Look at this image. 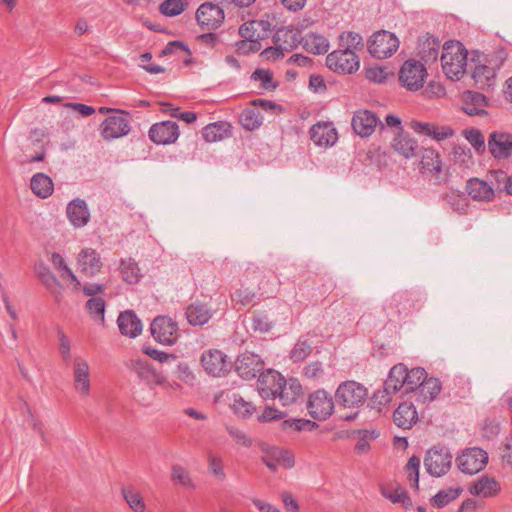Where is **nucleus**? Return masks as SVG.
I'll list each match as a JSON object with an SVG mask.
<instances>
[{
	"label": "nucleus",
	"instance_id": "obj_14",
	"mask_svg": "<svg viewBox=\"0 0 512 512\" xmlns=\"http://www.w3.org/2000/svg\"><path fill=\"white\" fill-rule=\"evenodd\" d=\"M409 127L414 133L431 138L437 142L450 139L455 135V131L451 126L439 125L433 122L414 119L410 121Z\"/></svg>",
	"mask_w": 512,
	"mask_h": 512
},
{
	"label": "nucleus",
	"instance_id": "obj_30",
	"mask_svg": "<svg viewBox=\"0 0 512 512\" xmlns=\"http://www.w3.org/2000/svg\"><path fill=\"white\" fill-rule=\"evenodd\" d=\"M377 122L378 119L374 113L368 110H359L352 118V127L358 135L367 137L373 133Z\"/></svg>",
	"mask_w": 512,
	"mask_h": 512
},
{
	"label": "nucleus",
	"instance_id": "obj_5",
	"mask_svg": "<svg viewBox=\"0 0 512 512\" xmlns=\"http://www.w3.org/2000/svg\"><path fill=\"white\" fill-rule=\"evenodd\" d=\"M327 68L337 74L350 75L360 68V58L350 49H336L325 59Z\"/></svg>",
	"mask_w": 512,
	"mask_h": 512
},
{
	"label": "nucleus",
	"instance_id": "obj_29",
	"mask_svg": "<svg viewBox=\"0 0 512 512\" xmlns=\"http://www.w3.org/2000/svg\"><path fill=\"white\" fill-rule=\"evenodd\" d=\"M488 101L483 94L473 91H466L462 94V109L470 116L486 115Z\"/></svg>",
	"mask_w": 512,
	"mask_h": 512
},
{
	"label": "nucleus",
	"instance_id": "obj_13",
	"mask_svg": "<svg viewBox=\"0 0 512 512\" xmlns=\"http://www.w3.org/2000/svg\"><path fill=\"white\" fill-rule=\"evenodd\" d=\"M151 334L153 338L163 345H173L179 337L177 324L169 317H156L151 323Z\"/></svg>",
	"mask_w": 512,
	"mask_h": 512
},
{
	"label": "nucleus",
	"instance_id": "obj_61",
	"mask_svg": "<svg viewBox=\"0 0 512 512\" xmlns=\"http://www.w3.org/2000/svg\"><path fill=\"white\" fill-rule=\"evenodd\" d=\"M208 468L210 473L218 480H224L226 473L224 471L222 458L216 454L209 453L208 455Z\"/></svg>",
	"mask_w": 512,
	"mask_h": 512
},
{
	"label": "nucleus",
	"instance_id": "obj_15",
	"mask_svg": "<svg viewBox=\"0 0 512 512\" xmlns=\"http://www.w3.org/2000/svg\"><path fill=\"white\" fill-rule=\"evenodd\" d=\"M262 461L272 471L279 467L286 469L292 468L295 464L294 455L280 447L261 445Z\"/></svg>",
	"mask_w": 512,
	"mask_h": 512
},
{
	"label": "nucleus",
	"instance_id": "obj_23",
	"mask_svg": "<svg viewBox=\"0 0 512 512\" xmlns=\"http://www.w3.org/2000/svg\"><path fill=\"white\" fill-rule=\"evenodd\" d=\"M129 131V121L121 114L107 117L100 125V134L106 140L123 137Z\"/></svg>",
	"mask_w": 512,
	"mask_h": 512
},
{
	"label": "nucleus",
	"instance_id": "obj_22",
	"mask_svg": "<svg viewBox=\"0 0 512 512\" xmlns=\"http://www.w3.org/2000/svg\"><path fill=\"white\" fill-rule=\"evenodd\" d=\"M284 377L277 371L269 369L260 374L257 389L264 399H275L281 388Z\"/></svg>",
	"mask_w": 512,
	"mask_h": 512
},
{
	"label": "nucleus",
	"instance_id": "obj_55",
	"mask_svg": "<svg viewBox=\"0 0 512 512\" xmlns=\"http://www.w3.org/2000/svg\"><path fill=\"white\" fill-rule=\"evenodd\" d=\"M283 431H312L317 428V424L308 419H288L281 423Z\"/></svg>",
	"mask_w": 512,
	"mask_h": 512
},
{
	"label": "nucleus",
	"instance_id": "obj_45",
	"mask_svg": "<svg viewBox=\"0 0 512 512\" xmlns=\"http://www.w3.org/2000/svg\"><path fill=\"white\" fill-rule=\"evenodd\" d=\"M382 495L395 504H401L405 509L412 507V501L406 491L399 486L381 488Z\"/></svg>",
	"mask_w": 512,
	"mask_h": 512
},
{
	"label": "nucleus",
	"instance_id": "obj_53",
	"mask_svg": "<svg viewBox=\"0 0 512 512\" xmlns=\"http://www.w3.org/2000/svg\"><path fill=\"white\" fill-rule=\"evenodd\" d=\"M128 367L137 374V376L143 380L147 381L153 371L155 370L151 364L143 358H133L129 361Z\"/></svg>",
	"mask_w": 512,
	"mask_h": 512
},
{
	"label": "nucleus",
	"instance_id": "obj_54",
	"mask_svg": "<svg viewBox=\"0 0 512 512\" xmlns=\"http://www.w3.org/2000/svg\"><path fill=\"white\" fill-rule=\"evenodd\" d=\"M187 0H165L159 6V11L168 17H174L186 10Z\"/></svg>",
	"mask_w": 512,
	"mask_h": 512
},
{
	"label": "nucleus",
	"instance_id": "obj_41",
	"mask_svg": "<svg viewBox=\"0 0 512 512\" xmlns=\"http://www.w3.org/2000/svg\"><path fill=\"white\" fill-rule=\"evenodd\" d=\"M30 188L32 192L40 198L49 197L54 190L51 178L44 173H37L32 177Z\"/></svg>",
	"mask_w": 512,
	"mask_h": 512
},
{
	"label": "nucleus",
	"instance_id": "obj_21",
	"mask_svg": "<svg viewBox=\"0 0 512 512\" xmlns=\"http://www.w3.org/2000/svg\"><path fill=\"white\" fill-rule=\"evenodd\" d=\"M76 263L80 271L90 277L99 274L103 267L100 253L90 247H85L80 250L76 257Z\"/></svg>",
	"mask_w": 512,
	"mask_h": 512
},
{
	"label": "nucleus",
	"instance_id": "obj_49",
	"mask_svg": "<svg viewBox=\"0 0 512 512\" xmlns=\"http://www.w3.org/2000/svg\"><path fill=\"white\" fill-rule=\"evenodd\" d=\"M122 279L129 284L137 283L141 278L140 268L132 259H124L120 264Z\"/></svg>",
	"mask_w": 512,
	"mask_h": 512
},
{
	"label": "nucleus",
	"instance_id": "obj_58",
	"mask_svg": "<svg viewBox=\"0 0 512 512\" xmlns=\"http://www.w3.org/2000/svg\"><path fill=\"white\" fill-rule=\"evenodd\" d=\"M364 73L367 80L377 84L385 83L389 77L387 69L377 64L367 67Z\"/></svg>",
	"mask_w": 512,
	"mask_h": 512
},
{
	"label": "nucleus",
	"instance_id": "obj_64",
	"mask_svg": "<svg viewBox=\"0 0 512 512\" xmlns=\"http://www.w3.org/2000/svg\"><path fill=\"white\" fill-rule=\"evenodd\" d=\"M254 297H255L254 292H252L248 288H239L233 294L232 300L236 304H240L242 306H247L252 303Z\"/></svg>",
	"mask_w": 512,
	"mask_h": 512
},
{
	"label": "nucleus",
	"instance_id": "obj_7",
	"mask_svg": "<svg viewBox=\"0 0 512 512\" xmlns=\"http://www.w3.org/2000/svg\"><path fill=\"white\" fill-rule=\"evenodd\" d=\"M399 81L406 90L418 91L428 76L424 64L415 59L406 60L399 70Z\"/></svg>",
	"mask_w": 512,
	"mask_h": 512
},
{
	"label": "nucleus",
	"instance_id": "obj_42",
	"mask_svg": "<svg viewBox=\"0 0 512 512\" xmlns=\"http://www.w3.org/2000/svg\"><path fill=\"white\" fill-rule=\"evenodd\" d=\"M186 317L192 325H204L211 318V311L205 304L194 303L187 308Z\"/></svg>",
	"mask_w": 512,
	"mask_h": 512
},
{
	"label": "nucleus",
	"instance_id": "obj_24",
	"mask_svg": "<svg viewBox=\"0 0 512 512\" xmlns=\"http://www.w3.org/2000/svg\"><path fill=\"white\" fill-rule=\"evenodd\" d=\"M310 24L309 20H303L299 26H288L279 29L275 34V44L280 46L286 52L301 44L300 32L307 28Z\"/></svg>",
	"mask_w": 512,
	"mask_h": 512
},
{
	"label": "nucleus",
	"instance_id": "obj_38",
	"mask_svg": "<svg viewBox=\"0 0 512 512\" xmlns=\"http://www.w3.org/2000/svg\"><path fill=\"white\" fill-rule=\"evenodd\" d=\"M417 419L418 415L413 403H401L393 414L394 423L404 429L411 428Z\"/></svg>",
	"mask_w": 512,
	"mask_h": 512
},
{
	"label": "nucleus",
	"instance_id": "obj_56",
	"mask_svg": "<svg viewBox=\"0 0 512 512\" xmlns=\"http://www.w3.org/2000/svg\"><path fill=\"white\" fill-rule=\"evenodd\" d=\"M17 410L27 424H29L34 429L38 428L39 421L37 419L35 411L26 400L20 399L18 401Z\"/></svg>",
	"mask_w": 512,
	"mask_h": 512
},
{
	"label": "nucleus",
	"instance_id": "obj_10",
	"mask_svg": "<svg viewBox=\"0 0 512 512\" xmlns=\"http://www.w3.org/2000/svg\"><path fill=\"white\" fill-rule=\"evenodd\" d=\"M200 363L204 371L213 377L226 376L231 370V361L221 350L209 349L203 352Z\"/></svg>",
	"mask_w": 512,
	"mask_h": 512
},
{
	"label": "nucleus",
	"instance_id": "obj_46",
	"mask_svg": "<svg viewBox=\"0 0 512 512\" xmlns=\"http://www.w3.org/2000/svg\"><path fill=\"white\" fill-rule=\"evenodd\" d=\"M170 479L176 485L189 489L195 488V483L190 472L180 464H174L171 466Z\"/></svg>",
	"mask_w": 512,
	"mask_h": 512
},
{
	"label": "nucleus",
	"instance_id": "obj_8",
	"mask_svg": "<svg viewBox=\"0 0 512 512\" xmlns=\"http://www.w3.org/2000/svg\"><path fill=\"white\" fill-rule=\"evenodd\" d=\"M73 389L81 398H88L91 394V367L89 361L83 356H75L72 364Z\"/></svg>",
	"mask_w": 512,
	"mask_h": 512
},
{
	"label": "nucleus",
	"instance_id": "obj_33",
	"mask_svg": "<svg viewBox=\"0 0 512 512\" xmlns=\"http://www.w3.org/2000/svg\"><path fill=\"white\" fill-rule=\"evenodd\" d=\"M270 23L266 20H253L244 23L239 28V34L244 39L258 41L265 38L270 31Z\"/></svg>",
	"mask_w": 512,
	"mask_h": 512
},
{
	"label": "nucleus",
	"instance_id": "obj_20",
	"mask_svg": "<svg viewBox=\"0 0 512 512\" xmlns=\"http://www.w3.org/2000/svg\"><path fill=\"white\" fill-rule=\"evenodd\" d=\"M264 368V362L261 358L252 353V352H244L238 356L235 362V370L238 375L245 379L251 380L256 377V375L262 371Z\"/></svg>",
	"mask_w": 512,
	"mask_h": 512
},
{
	"label": "nucleus",
	"instance_id": "obj_6",
	"mask_svg": "<svg viewBox=\"0 0 512 512\" xmlns=\"http://www.w3.org/2000/svg\"><path fill=\"white\" fill-rule=\"evenodd\" d=\"M471 77L475 86L480 89L493 87L496 82V67L483 55L470 54Z\"/></svg>",
	"mask_w": 512,
	"mask_h": 512
},
{
	"label": "nucleus",
	"instance_id": "obj_16",
	"mask_svg": "<svg viewBox=\"0 0 512 512\" xmlns=\"http://www.w3.org/2000/svg\"><path fill=\"white\" fill-rule=\"evenodd\" d=\"M258 106H261L264 110L276 108V104L273 102L265 101L263 99H255L251 102V105L245 108L240 117L239 121L245 130L253 131L258 129L263 122V116L260 113Z\"/></svg>",
	"mask_w": 512,
	"mask_h": 512
},
{
	"label": "nucleus",
	"instance_id": "obj_28",
	"mask_svg": "<svg viewBox=\"0 0 512 512\" xmlns=\"http://www.w3.org/2000/svg\"><path fill=\"white\" fill-rule=\"evenodd\" d=\"M501 491L500 483L491 476L484 475L471 483L468 492L476 497L491 498L497 496Z\"/></svg>",
	"mask_w": 512,
	"mask_h": 512
},
{
	"label": "nucleus",
	"instance_id": "obj_4",
	"mask_svg": "<svg viewBox=\"0 0 512 512\" xmlns=\"http://www.w3.org/2000/svg\"><path fill=\"white\" fill-rule=\"evenodd\" d=\"M368 396L365 386L356 381H346L341 383L335 392L336 403L347 409H357L361 407Z\"/></svg>",
	"mask_w": 512,
	"mask_h": 512
},
{
	"label": "nucleus",
	"instance_id": "obj_27",
	"mask_svg": "<svg viewBox=\"0 0 512 512\" xmlns=\"http://www.w3.org/2000/svg\"><path fill=\"white\" fill-rule=\"evenodd\" d=\"M34 272L46 290L57 302H60L63 296L60 291V282L52 270L43 261H38L34 265Z\"/></svg>",
	"mask_w": 512,
	"mask_h": 512
},
{
	"label": "nucleus",
	"instance_id": "obj_43",
	"mask_svg": "<svg viewBox=\"0 0 512 512\" xmlns=\"http://www.w3.org/2000/svg\"><path fill=\"white\" fill-rule=\"evenodd\" d=\"M462 492L463 489L459 485L443 488L440 491H438L436 495L433 496V498L431 499V504L437 508L444 507L451 503L452 501H454L455 499H457Z\"/></svg>",
	"mask_w": 512,
	"mask_h": 512
},
{
	"label": "nucleus",
	"instance_id": "obj_60",
	"mask_svg": "<svg viewBox=\"0 0 512 512\" xmlns=\"http://www.w3.org/2000/svg\"><path fill=\"white\" fill-rule=\"evenodd\" d=\"M464 138L475 148L476 151H484L485 140L482 133L475 128H468L462 132Z\"/></svg>",
	"mask_w": 512,
	"mask_h": 512
},
{
	"label": "nucleus",
	"instance_id": "obj_1",
	"mask_svg": "<svg viewBox=\"0 0 512 512\" xmlns=\"http://www.w3.org/2000/svg\"><path fill=\"white\" fill-rule=\"evenodd\" d=\"M468 52L458 41H448L443 45L441 64L445 75L451 80H459L466 72Z\"/></svg>",
	"mask_w": 512,
	"mask_h": 512
},
{
	"label": "nucleus",
	"instance_id": "obj_9",
	"mask_svg": "<svg viewBox=\"0 0 512 512\" xmlns=\"http://www.w3.org/2000/svg\"><path fill=\"white\" fill-rule=\"evenodd\" d=\"M451 465L452 454L449 449L444 446L432 447L427 451L424 458L426 471L434 477L445 475L450 470Z\"/></svg>",
	"mask_w": 512,
	"mask_h": 512
},
{
	"label": "nucleus",
	"instance_id": "obj_39",
	"mask_svg": "<svg viewBox=\"0 0 512 512\" xmlns=\"http://www.w3.org/2000/svg\"><path fill=\"white\" fill-rule=\"evenodd\" d=\"M302 394V386L297 379L290 378L286 380L284 378L277 398L283 405H290L294 403Z\"/></svg>",
	"mask_w": 512,
	"mask_h": 512
},
{
	"label": "nucleus",
	"instance_id": "obj_50",
	"mask_svg": "<svg viewBox=\"0 0 512 512\" xmlns=\"http://www.w3.org/2000/svg\"><path fill=\"white\" fill-rule=\"evenodd\" d=\"M123 497L133 512H146L147 506L142 494L134 488H124Z\"/></svg>",
	"mask_w": 512,
	"mask_h": 512
},
{
	"label": "nucleus",
	"instance_id": "obj_31",
	"mask_svg": "<svg viewBox=\"0 0 512 512\" xmlns=\"http://www.w3.org/2000/svg\"><path fill=\"white\" fill-rule=\"evenodd\" d=\"M67 217L75 228L87 225L90 220V212L86 202L82 199L72 200L66 209Z\"/></svg>",
	"mask_w": 512,
	"mask_h": 512
},
{
	"label": "nucleus",
	"instance_id": "obj_35",
	"mask_svg": "<svg viewBox=\"0 0 512 512\" xmlns=\"http://www.w3.org/2000/svg\"><path fill=\"white\" fill-rule=\"evenodd\" d=\"M301 45L305 51L314 55L324 54L330 47L329 40L317 32H309L302 36Z\"/></svg>",
	"mask_w": 512,
	"mask_h": 512
},
{
	"label": "nucleus",
	"instance_id": "obj_44",
	"mask_svg": "<svg viewBox=\"0 0 512 512\" xmlns=\"http://www.w3.org/2000/svg\"><path fill=\"white\" fill-rule=\"evenodd\" d=\"M421 169L431 174H437L441 171L442 162L439 153L434 149H425L421 161Z\"/></svg>",
	"mask_w": 512,
	"mask_h": 512
},
{
	"label": "nucleus",
	"instance_id": "obj_11",
	"mask_svg": "<svg viewBox=\"0 0 512 512\" xmlns=\"http://www.w3.org/2000/svg\"><path fill=\"white\" fill-rule=\"evenodd\" d=\"M309 415L318 421L329 418L334 411V400L324 389H318L309 394L307 400Z\"/></svg>",
	"mask_w": 512,
	"mask_h": 512
},
{
	"label": "nucleus",
	"instance_id": "obj_52",
	"mask_svg": "<svg viewBox=\"0 0 512 512\" xmlns=\"http://www.w3.org/2000/svg\"><path fill=\"white\" fill-rule=\"evenodd\" d=\"M90 317L96 323L103 324L105 316V301L101 297H92L86 303Z\"/></svg>",
	"mask_w": 512,
	"mask_h": 512
},
{
	"label": "nucleus",
	"instance_id": "obj_18",
	"mask_svg": "<svg viewBox=\"0 0 512 512\" xmlns=\"http://www.w3.org/2000/svg\"><path fill=\"white\" fill-rule=\"evenodd\" d=\"M220 398L228 404L237 417L246 419L256 412L255 405L239 392L233 390L224 391L219 396V399Z\"/></svg>",
	"mask_w": 512,
	"mask_h": 512
},
{
	"label": "nucleus",
	"instance_id": "obj_62",
	"mask_svg": "<svg viewBox=\"0 0 512 512\" xmlns=\"http://www.w3.org/2000/svg\"><path fill=\"white\" fill-rule=\"evenodd\" d=\"M57 337L60 356L64 361H68L71 358V340L61 329L57 331Z\"/></svg>",
	"mask_w": 512,
	"mask_h": 512
},
{
	"label": "nucleus",
	"instance_id": "obj_47",
	"mask_svg": "<svg viewBox=\"0 0 512 512\" xmlns=\"http://www.w3.org/2000/svg\"><path fill=\"white\" fill-rule=\"evenodd\" d=\"M273 321L266 311H254L250 319L251 329L258 333H268L273 328Z\"/></svg>",
	"mask_w": 512,
	"mask_h": 512
},
{
	"label": "nucleus",
	"instance_id": "obj_25",
	"mask_svg": "<svg viewBox=\"0 0 512 512\" xmlns=\"http://www.w3.org/2000/svg\"><path fill=\"white\" fill-rule=\"evenodd\" d=\"M313 143L319 147L333 146L338 140L336 128L330 122H318L309 131Z\"/></svg>",
	"mask_w": 512,
	"mask_h": 512
},
{
	"label": "nucleus",
	"instance_id": "obj_34",
	"mask_svg": "<svg viewBox=\"0 0 512 512\" xmlns=\"http://www.w3.org/2000/svg\"><path fill=\"white\" fill-rule=\"evenodd\" d=\"M120 332L130 338L139 336L142 332L143 326L140 319L133 311L122 312L117 320Z\"/></svg>",
	"mask_w": 512,
	"mask_h": 512
},
{
	"label": "nucleus",
	"instance_id": "obj_59",
	"mask_svg": "<svg viewBox=\"0 0 512 512\" xmlns=\"http://www.w3.org/2000/svg\"><path fill=\"white\" fill-rule=\"evenodd\" d=\"M252 78L260 83V87L265 90H274L278 83L273 79L271 71L266 69H257L253 72Z\"/></svg>",
	"mask_w": 512,
	"mask_h": 512
},
{
	"label": "nucleus",
	"instance_id": "obj_63",
	"mask_svg": "<svg viewBox=\"0 0 512 512\" xmlns=\"http://www.w3.org/2000/svg\"><path fill=\"white\" fill-rule=\"evenodd\" d=\"M312 351L311 345L307 341L299 340L293 347L290 357L296 362L304 360Z\"/></svg>",
	"mask_w": 512,
	"mask_h": 512
},
{
	"label": "nucleus",
	"instance_id": "obj_26",
	"mask_svg": "<svg viewBox=\"0 0 512 512\" xmlns=\"http://www.w3.org/2000/svg\"><path fill=\"white\" fill-rule=\"evenodd\" d=\"M149 137L156 144H172L179 137L178 125L172 121L156 123L151 126Z\"/></svg>",
	"mask_w": 512,
	"mask_h": 512
},
{
	"label": "nucleus",
	"instance_id": "obj_19",
	"mask_svg": "<svg viewBox=\"0 0 512 512\" xmlns=\"http://www.w3.org/2000/svg\"><path fill=\"white\" fill-rule=\"evenodd\" d=\"M196 19L200 26L207 30L218 28L224 20V11L217 4L206 2L200 5L196 12Z\"/></svg>",
	"mask_w": 512,
	"mask_h": 512
},
{
	"label": "nucleus",
	"instance_id": "obj_40",
	"mask_svg": "<svg viewBox=\"0 0 512 512\" xmlns=\"http://www.w3.org/2000/svg\"><path fill=\"white\" fill-rule=\"evenodd\" d=\"M202 136L207 142L222 141L231 136V125L227 122H216L205 126Z\"/></svg>",
	"mask_w": 512,
	"mask_h": 512
},
{
	"label": "nucleus",
	"instance_id": "obj_57",
	"mask_svg": "<svg viewBox=\"0 0 512 512\" xmlns=\"http://www.w3.org/2000/svg\"><path fill=\"white\" fill-rule=\"evenodd\" d=\"M419 468H420V458L417 456L410 457L405 466V473L407 475V479H408L411 487L414 489H418Z\"/></svg>",
	"mask_w": 512,
	"mask_h": 512
},
{
	"label": "nucleus",
	"instance_id": "obj_2",
	"mask_svg": "<svg viewBox=\"0 0 512 512\" xmlns=\"http://www.w3.org/2000/svg\"><path fill=\"white\" fill-rule=\"evenodd\" d=\"M426 376L427 373L423 368L416 367L409 370L404 364L400 363L390 370L387 387L392 391L403 390L404 393L411 392L414 395Z\"/></svg>",
	"mask_w": 512,
	"mask_h": 512
},
{
	"label": "nucleus",
	"instance_id": "obj_48",
	"mask_svg": "<svg viewBox=\"0 0 512 512\" xmlns=\"http://www.w3.org/2000/svg\"><path fill=\"white\" fill-rule=\"evenodd\" d=\"M58 280L60 282V291L67 290L70 293H78L81 291L82 284L78 278V276L72 271L71 268L66 269L64 272L58 275Z\"/></svg>",
	"mask_w": 512,
	"mask_h": 512
},
{
	"label": "nucleus",
	"instance_id": "obj_51",
	"mask_svg": "<svg viewBox=\"0 0 512 512\" xmlns=\"http://www.w3.org/2000/svg\"><path fill=\"white\" fill-rule=\"evenodd\" d=\"M363 37L356 32L345 31L339 35V45L341 49H350L354 53L363 47Z\"/></svg>",
	"mask_w": 512,
	"mask_h": 512
},
{
	"label": "nucleus",
	"instance_id": "obj_36",
	"mask_svg": "<svg viewBox=\"0 0 512 512\" xmlns=\"http://www.w3.org/2000/svg\"><path fill=\"white\" fill-rule=\"evenodd\" d=\"M441 391V384L436 378H425L412 397L418 404H426L433 401Z\"/></svg>",
	"mask_w": 512,
	"mask_h": 512
},
{
	"label": "nucleus",
	"instance_id": "obj_3",
	"mask_svg": "<svg viewBox=\"0 0 512 512\" xmlns=\"http://www.w3.org/2000/svg\"><path fill=\"white\" fill-rule=\"evenodd\" d=\"M400 46L399 38L387 30L374 32L368 42L369 54L376 59H387L397 52Z\"/></svg>",
	"mask_w": 512,
	"mask_h": 512
},
{
	"label": "nucleus",
	"instance_id": "obj_12",
	"mask_svg": "<svg viewBox=\"0 0 512 512\" xmlns=\"http://www.w3.org/2000/svg\"><path fill=\"white\" fill-rule=\"evenodd\" d=\"M488 463V454L481 448H467L456 458V464L462 473L474 475L483 470Z\"/></svg>",
	"mask_w": 512,
	"mask_h": 512
},
{
	"label": "nucleus",
	"instance_id": "obj_37",
	"mask_svg": "<svg viewBox=\"0 0 512 512\" xmlns=\"http://www.w3.org/2000/svg\"><path fill=\"white\" fill-rule=\"evenodd\" d=\"M391 147L395 152L405 158L414 157L418 148L417 141L408 133L403 131L394 136Z\"/></svg>",
	"mask_w": 512,
	"mask_h": 512
},
{
	"label": "nucleus",
	"instance_id": "obj_32",
	"mask_svg": "<svg viewBox=\"0 0 512 512\" xmlns=\"http://www.w3.org/2000/svg\"><path fill=\"white\" fill-rule=\"evenodd\" d=\"M466 192L474 201L490 202L494 198L492 187L479 178H472L467 181Z\"/></svg>",
	"mask_w": 512,
	"mask_h": 512
},
{
	"label": "nucleus",
	"instance_id": "obj_17",
	"mask_svg": "<svg viewBox=\"0 0 512 512\" xmlns=\"http://www.w3.org/2000/svg\"><path fill=\"white\" fill-rule=\"evenodd\" d=\"M488 150L493 158L507 160L512 156V134L494 131L488 139Z\"/></svg>",
	"mask_w": 512,
	"mask_h": 512
}]
</instances>
